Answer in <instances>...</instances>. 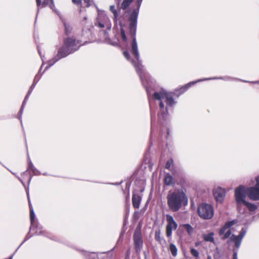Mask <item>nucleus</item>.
I'll use <instances>...</instances> for the list:
<instances>
[{"instance_id":"obj_1","label":"nucleus","mask_w":259,"mask_h":259,"mask_svg":"<svg viewBox=\"0 0 259 259\" xmlns=\"http://www.w3.org/2000/svg\"><path fill=\"white\" fill-rule=\"evenodd\" d=\"M133 56L134 57V59L132 60L131 62L139 76L143 87L146 90L149 102L151 114L150 144L152 145L154 134L153 126V121L155 118V112L153 111L152 107L151 96L159 102L160 110L158 114V121L159 124L164 126L167 123V119L168 116L167 107H173L177 103V102L174 100V97L176 96L178 98L187 90L183 92L184 89L183 88L185 86L184 85L179 89H176L173 92H167L166 91L162 89L159 92H155L152 95L151 92L154 90L155 80L146 71L144 66L142 65L141 60H140V56L137 59L135 55Z\"/></svg>"},{"instance_id":"obj_2","label":"nucleus","mask_w":259,"mask_h":259,"mask_svg":"<svg viewBox=\"0 0 259 259\" xmlns=\"http://www.w3.org/2000/svg\"><path fill=\"white\" fill-rule=\"evenodd\" d=\"M134 0H123L121 4L122 10H126ZM143 0H136V8H131L128 10V34L132 39L131 43V53L132 55H135L137 59L139 57V52L136 39V32L138 23V18Z\"/></svg>"},{"instance_id":"obj_3","label":"nucleus","mask_w":259,"mask_h":259,"mask_svg":"<svg viewBox=\"0 0 259 259\" xmlns=\"http://www.w3.org/2000/svg\"><path fill=\"white\" fill-rule=\"evenodd\" d=\"M237 223L238 220L236 219L230 221H227L220 229L219 232L220 236H222L221 238L222 240H226L229 237V240L234 243L235 248L233 250V259H238L237 254L238 249L241 245L242 240L247 232V228H242L239 235H231L232 231L230 228Z\"/></svg>"},{"instance_id":"obj_4","label":"nucleus","mask_w":259,"mask_h":259,"mask_svg":"<svg viewBox=\"0 0 259 259\" xmlns=\"http://www.w3.org/2000/svg\"><path fill=\"white\" fill-rule=\"evenodd\" d=\"M167 206L174 212L179 211L182 206L188 204V198L182 189L169 191L166 196Z\"/></svg>"},{"instance_id":"obj_5","label":"nucleus","mask_w":259,"mask_h":259,"mask_svg":"<svg viewBox=\"0 0 259 259\" xmlns=\"http://www.w3.org/2000/svg\"><path fill=\"white\" fill-rule=\"evenodd\" d=\"M97 16L94 24L96 27L103 30L100 31L101 35H103V38L107 40L109 38V32L111 30L112 24L110 18L104 10H100L96 7Z\"/></svg>"},{"instance_id":"obj_6","label":"nucleus","mask_w":259,"mask_h":259,"mask_svg":"<svg viewBox=\"0 0 259 259\" xmlns=\"http://www.w3.org/2000/svg\"><path fill=\"white\" fill-rule=\"evenodd\" d=\"M80 46L79 40L73 37H68L64 39V45L59 48L58 52H61L62 57L65 58L69 54L77 51Z\"/></svg>"},{"instance_id":"obj_7","label":"nucleus","mask_w":259,"mask_h":259,"mask_svg":"<svg viewBox=\"0 0 259 259\" xmlns=\"http://www.w3.org/2000/svg\"><path fill=\"white\" fill-rule=\"evenodd\" d=\"M247 187L243 185H240L235 190V199L237 204V208L240 213L245 212V209L243 208V204L246 201L245 199L248 196Z\"/></svg>"},{"instance_id":"obj_8","label":"nucleus","mask_w":259,"mask_h":259,"mask_svg":"<svg viewBox=\"0 0 259 259\" xmlns=\"http://www.w3.org/2000/svg\"><path fill=\"white\" fill-rule=\"evenodd\" d=\"M197 212L201 219L209 220L214 215V209L211 205L206 203H202L198 205Z\"/></svg>"},{"instance_id":"obj_9","label":"nucleus","mask_w":259,"mask_h":259,"mask_svg":"<svg viewBox=\"0 0 259 259\" xmlns=\"http://www.w3.org/2000/svg\"><path fill=\"white\" fill-rule=\"evenodd\" d=\"M255 181L254 186L247 187L248 197L252 201L259 200V176L256 177Z\"/></svg>"},{"instance_id":"obj_10","label":"nucleus","mask_w":259,"mask_h":259,"mask_svg":"<svg viewBox=\"0 0 259 259\" xmlns=\"http://www.w3.org/2000/svg\"><path fill=\"white\" fill-rule=\"evenodd\" d=\"M115 23H118L120 26V35L123 40L125 42H127V37L125 34V31L124 30V22L125 20V14H121L120 12H118L117 15V19H113Z\"/></svg>"},{"instance_id":"obj_11","label":"nucleus","mask_w":259,"mask_h":259,"mask_svg":"<svg viewBox=\"0 0 259 259\" xmlns=\"http://www.w3.org/2000/svg\"><path fill=\"white\" fill-rule=\"evenodd\" d=\"M134 247L136 252L140 253L143 245L142 235L140 231H136L133 235Z\"/></svg>"},{"instance_id":"obj_12","label":"nucleus","mask_w":259,"mask_h":259,"mask_svg":"<svg viewBox=\"0 0 259 259\" xmlns=\"http://www.w3.org/2000/svg\"><path fill=\"white\" fill-rule=\"evenodd\" d=\"M212 79H222L224 80H231L234 79L233 78L230 77V76H225V77H211V78H205L203 79H198L196 81H191L186 84H185V86L183 88V92L187 90L189 88H190L192 85L195 84L197 82H199L200 81H205V80H212ZM236 80H238V79H235Z\"/></svg>"},{"instance_id":"obj_13","label":"nucleus","mask_w":259,"mask_h":259,"mask_svg":"<svg viewBox=\"0 0 259 259\" xmlns=\"http://www.w3.org/2000/svg\"><path fill=\"white\" fill-rule=\"evenodd\" d=\"M213 196L217 202L222 203L226 196L225 189L221 187L215 189L213 190Z\"/></svg>"},{"instance_id":"obj_14","label":"nucleus","mask_w":259,"mask_h":259,"mask_svg":"<svg viewBox=\"0 0 259 259\" xmlns=\"http://www.w3.org/2000/svg\"><path fill=\"white\" fill-rule=\"evenodd\" d=\"M37 48L38 52L41 58V60H43L44 57L41 56V53L39 47L38 46H37ZM42 61L44 62V61ZM42 64H44V63ZM42 65H43V64H42ZM42 67V65L41 66L38 74L35 75V76L34 78V80H33V82L28 91V92H30L31 93H32V92L34 88H35L36 84H37V83L40 79L41 76L42 75V74H41L40 76H39V73H40V72L41 70Z\"/></svg>"},{"instance_id":"obj_15","label":"nucleus","mask_w":259,"mask_h":259,"mask_svg":"<svg viewBox=\"0 0 259 259\" xmlns=\"http://www.w3.org/2000/svg\"><path fill=\"white\" fill-rule=\"evenodd\" d=\"M26 191L27 196V198H28V201H29V208H30V224H31L30 230H31L34 226L35 214H34V210H33L32 206L30 203L28 189H26Z\"/></svg>"},{"instance_id":"obj_16","label":"nucleus","mask_w":259,"mask_h":259,"mask_svg":"<svg viewBox=\"0 0 259 259\" xmlns=\"http://www.w3.org/2000/svg\"><path fill=\"white\" fill-rule=\"evenodd\" d=\"M142 200V195L135 192H133L132 196V204L135 208H139Z\"/></svg>"},{"instance_id":"obj_17","label":"nucleus","mask_w":259,"mask_h":259,"mask_svg":"<svg viewBox=\"0 0 259 259\" xmlns=\"http://www.w3.org/2000/svg\"><path fill=\"white\" fill-rule=\"evenodd\" d=\"M64 58L63 57H62L61 52H57V54L52 59L49 60L47 62L48 65L46 66L44 71L47 70L50 67L52 66L55 63L60 60V59Z\"/></svg>"},{"instance_id":"obj_18","label":"nucleus","mask_w":259,"mask_h":259,"mask_svg":"<svg viewBox=\"0 0 259 259\" xmlns=\"http://www.w3.org/2000/svg\"><path fill=\"white\" fill-rule=\"evenodd\" d=\"M34 229H35V232L34 233L35 235H42L47 237L50 238L49 236V233L42 229V227L40 225L37 224L36 226L34 225L31 230Z\"/></svg>"},{"instance_id":"obj_19","label":"nucleus","mask_w":259,"mask_h":259,"mask_svg":"<svg viewBox=\"0 0 259 259\" xmlns=\"http://www.w3.org/2000/svg\"><path fill=\"white\" fill-rule=\"evenodd\" d=\"M166 217L167 222L166 227H170V228L176 230L178 227V224L174 220L173 217L170 214H167Z\"/></svg>"},{"instance_id":"obj_20","label":"nucleus","mask_w":259,"mask_h":259,"mask_svg":"<svg viewBox=\"0 0 259 259\" xmlns=\"http://www.w3.org/2000/svg\"><path fill=\"white\" fill-rule=\"evenodd\" d=\"M27 170L29 171H31L32 175L39 176L41 175V172L34 167L29 158L28 161Z\"/></svg>"},{"instance_id":"obj_21","label":"nucleus","mask_w":259,"mask_h":259,"mask_svg":"<svg viewBox=\"0 0 259 259\" xmlns=\"http://www.w3.org/2000/svg\"><path fill=\"white\" fill-rule=\"evenodd\" d=\"M81 254L88 259H97L98 258V252H87L84 250H79Z\"/></svg>"},{"instance_id":"obj_22","label":"nucleus","mask_w":259,"mask_h":259,"mask_svg":"<svg viewBox=\"0 0 259 259\" xmlns=\"http://www.w3.org/2000/svg\"><path fill=\"white\" fill-rule=\"evenodd\" d=\"M214 235V233L213 232H210L207 234H203L202 235V238L203 240L206 242H209L215 244Z\"/></svg>"},{"instance_id":"obj_23","label":"nucleus","mask_w":259,"mask_h":259,"mask_svg":"<svg viewBox=\"0 0 259 259\" xmlns=\"http://www.w3.org/2000/svg\"><path fill=\"white\" fill-rule=\"evenodd\" d=\"M164 184L167 186H171L175 184L174 179L171 175L169 173L165 175L164 178Z\"/></svg>"},{"instance_id":"obj_24","label":"nucleus","mask_w":259,"mask_h":259,"mask_svg":"<svg viewBox=\"0 0 259 259\" xmlns=\"http://www.w3.org/2000/svg\"><path fill=\"white\" fill-rule=\"evenodd\" d=\"M121 10H122L121 8V7L120 8H119L118 10L116 9L115 8L114 5H111L109 7V10L113 14V19H117V15L118 12H120Z\"/></svg>"},{"instance_id":"obj_25","label":"nucleus","mask_w":259,"mask_h":259,"mask_svg":"<svg viewBox=\"0 0 259 259\" xmlns=\"http://www.w3.org/2000/svg\"><path fill=\"white\" fill-rule=\"evenodd\" d=\"M244 206L247 207L250 211H254L257 208V205L248 201H246L243 204V206Z\"/></svg>"},{"instance_id":"obj_26","label":"nucleus","mask_w":259,"mask_h":259,"mask_svg":"<svg viewBox=\"0 0 259 259\" xmlns=\"http://www.w3.org/2000/svg\"><path fill=\"white\" fill-rule=\"evenodd\" d=\"M183 228L186 230L189 236H191L194 232V228L189 224H185L183 225Z\"/></svg>"},{"instance_id":"obj_27","label":"nucleus","mask_w":259,"mask_h":259,"mask_svg":"<svg viewBox=\"0 0 259 259\" xmlns=\"http://www.w3.org/2000/svg\"><path fill=\"white\" fill-rule=\"evenodd\" d=\"M62 23L63 24L64 28H65V33L68 35L69 34L71 30V27L70 26L69 24L66 22L65 20L62 19Z\"/></svg>"},{"instance_id":"obj_28","label":"nucleus","mask_w":259,"mask_h":259,"mask_svg":"<svg viewBox=\"0 0 259 259\" xmlns=\"http://www.w3.org/2000/svg\"><path fill=\"white\" fill-rule=\"evenodd\" d=\"M169 249L171 253L172 256H176L177 255V252H178V249L176 247V246L173 244L170 243L169 245Z\"/></svg>"},{"instance_id":"obj_29","label":"nucleus","mask_w":259,"mask_h":259,"mask_svg":"<svg viewBox=\"0 0 259 259\" xmlns=\"http://www.w3.org/2000/svg\"><path fill=\"white\" fill-rule=\"evenodd\" d=\"M173 163H174V161L172 159H168L166 162L165 166V168L172 171V169H171L170 168H171V166L172 165Z\"/></svg>"},{"instance_id":"obj_30","label":"nucleus","mask_w":259,"mask_h":259,"mask_svg":"<svg viewBox=\"0 0 259 259\" xmlns=\"http://www.w3.org/2000/svg\"><path fill=\"white\" fill-rule=\"evenodd\" d=\"M155 240L159 242L163 240V238L161 237V233L160 230L156 231L155 234Z\"/></svg>"},{"instance_id":"obj_31","label":"nucleus","mask_w":259,"mask_h":259,"mask_svg":"<svg viewBox=\"0 0 259 259\" xmlns=\"http://www.w3.org/2000/svg\"><path fill=\"white\" fill-rule=\"evenodd\" d=\"M23 175L28 178V184H29L32 178V175H31L30 171L27 169L23 172Z\"/></svg>"},{"instance_id":"obj_32","label":"nucleus","mask_w":259,"mask_h":259,"mask_svg":"<svg viewBox=\"0 0 259 259\" xmlns=\"http://www.w3.org/2000/svg\"><path fill=\"white\" fill-rule=\"evenodd\" d=\"M190 252L192 255H193L194 257L198 258L199 256V251L194 248H191L190 250Z\"/></svg>"},{"instance_id":"obj_33","label":"nucleus","mask_w":259,"mask_h":259,"mask_svg":"<svg viewBox=\"0 0 259 259\" xmlns=\"http://www.w3.org/2000/svg\"><path fill=\"white\" fill-rule=\"evenodd\" d=\"M24 107H25V106H24V105H22L21 107L20 108V109L19 110V112L18 113L19 115L18 116V118L20 120V122H21V123H22V113H23V110H24Z\"/></svg>"},{"instance_id":"obj_34","label":"nucleus","mask_w":259,"mask_h":259,"mask_svg":"<svg viewBox=\"0 0 259 259\" xmlns=\"http://www.w3.org/2000/svg\"><path fill=\"white\" fill-rule=\"evenodd\" d=\"M172 229H173L170 228V227H166V236H167V237L169 238V237H171V234H172Z\"/></svg>"},{"instance_id":"obj_35","label":"nucleus","mask_w":259,"mask_h":259,"mask_svg":"<svg viewBox=\"0 0 259 259\" xmlns=\"http://www.w3.org/2000/svg\"><path fill=\"white\" fill-rule=\"evenodd\" d=\"M31 94V93H30V92H28L26 96H25V98L24 99V101H23L22 105H24V106L25 105V104H26L27 101L28 100V99L29 98V96Z\"/></svg>"},{"instance_id":"obj_36","label":"nucleus","mask_w":259,"mask_h":259,"mask_svg":"<svg viewBox=\"0 0 259 259\" xmlns=\"http://www.w3.org/2000/svg\"><path fill=\"white\" fill-rule=\"evenodd\" d=\"M123 55L125 57V58L127 60H130V55L129 53L127 51H124L123 52Z\"/></svg>"},{"instance_id":"obj_37","label":"nucleus","mask_w":259,"mask_h":259,"mask_svg":"<svg viewBox=\"0 0 259 259\" xmlns=\"http://www.w3.org/2000/svg\"><path fill=\"white\" fill-rule=\"evenodd\" d=\"M11 172L18 178V179L20 181V182L22 184L23 186L25 188V184L24 182H23V181L22 180V179H21L19 177H18L17 175H16V174H15L12 171H11Z\"/></svg>"},{"instance_id":"obj_38","label":"nucleus","mask_w":259,"mask_h":259,"mask_svg":"<svg viewBox=\"0 0 259 259\" xmlns=\"http://www.w3.org/2000/svg\"><path fill=\"white\" fill-rule=\"evenodd\" d=\"M33 235H31L30 236H28V235L25 237V238L24 239V240H23V241L21 243V244L19 245V246L18 247V248L17 249L16 251L18 250V249L28 239H29L30 237H31Z\"/></svg>"},{"instance_id":"obj_39","label":"nucleus","mask_w":259,"mask_h":259,"mask_svg":"<svg viewBox=\"0 0 259 259\" xmlns=\"http://www.w3.org/2000/svg\"><path fill=\"white\" fill-rule=\"evenodd\" d=\"M36 5H37V6L38 7V9H37V15L38 14V12H39V7L41 6V0H36Z\"/></svg>"},{"instance_id":"obj_40","label":"nucleus","mask_w":259,"mask_h":259,"mask_svg":"<svg viewBox=\"0 0 259 259\" xmlns=\"http://www.w3.org/2000/svg\"><path fill=\"white\" fill-rule=\"evenodd\" d=\"M73 3L76 4L77 5H80L81 2L80 0H72Z\"/></svg>"},{"instance_id":"obj_41","label":"nucleus","mask_w":259,"mask_h":259,"mask_svg":"<svg viewBox=\"0 0 259 259\" xmlns=\"http://www.w3.org/2000/svg\"><path fill=\"white\" fill-rule=\"evenodd\" d=\"M241 81H242L243 82H251V83H254V84H258L259 83V80L258 81H246V80H240Z\"/></svg>"},{"instance_id":"obj_42","label":"nucleus","mask_w":259,"mask_h":259,"mask_svg":"<svg viewBox=\"0 0 259 259\" xmlns=\"http://www.w3.org/2000/svg\"><path fill=\"white\" fill-rule=\"evenodd\" d=\"M84 3L87 4V7H89L90 6V0H83Z\"/></svg>"},{"instance_id":"obj_43","label":"nucleus","mask_w":259,"mask_h":259,"mask_svg":"<svg viewBox=\"0 0 259 259\" xmlns=\"http://www.w3.org/2000/svg\"><path fill=\"white\" fill-rule=\"evenodd\" d=\"M166 133L167 136H168L170 134V130L167 127H166Z\"/></svg>"},{"instance_id":"obj_44","label":"nucleus","mask_w":259,"mask_h":259,"mask_svg":"<svg viewBox=\"0 0 259 259\" xmlns=\"http://www.w3.org/2000/svg\"><path fill=\"white\" fill-rule=\"evenodd\" d=\"M130 254V249H128L126 251V256H128Z\"/></svg>"},{"instance_id":"obj_45","label":"nucleus","mask_w":259,"mask_h":259,"mask_svg":"<svg viewBox=\"0 0 259 259\" xmlns=\"http://www.w3.org/2000/svg\"><path fill=\"white\" fill-rule=\"evenodd\" d=\"M200 242H196L195 243V245L196 246H198L199 245H200Z\"/></svg>"},{"instance_id":"obj_46","label":"nucleus","mask_w":259,"mask_h":259,"mask_svg":"<svg viewBox=\"0 0 259 259\" xmlns=\"http://www.w3.org/2000/svg\"><path fill=\"white\" fill-rule=\"evenodd\" d=\"M207 259H212L211 258V256L210 255H208L207 257Z\"/></svg>"},{"instance_id":"obj_47","label":"nucleus","mask_w":259,"mask_h":259,"mask_svg":"<svg viewBox=\"0 0 259 259\" xmlns=\"http://www.w3.org/2000/svg\"><path fill=\"white\" fill-rule=\"evenodd\" d=\"M144 191V188H143V189H142L140 190V192H141V193H142Z\"/></svg>"},{"instance_id":"obj_48","label":"nucleus","mask_w":259,"mask_h":259,"mask_svg":"<svg viewBox=\"0 0 259 259\" xmlns=\"http://www.w3.org/2000/svg\"><path fill=\"white\" fill-rule=\"evenodd\" d=\"M111 184H112V185H118V184H117V183H116V184H115V183H111Z\"/></svg>"},{"instance_id":"obj_49","label":"nucleus","mask_w":259,"mask_h":259,"mask_svg":"<svg viewBox=\"0 0 259 259\" xmlns=\"http://www.w3.org/2000/svg\"><path fill=\"white\" fill-rule=\"evenodd\" d=\"M84 20H86V19H87V17H85L84 18Z\"/></svg>"},{"instance_id":"obj_50","label":"nucleus","mask_w":259,"mask_h":259,"mask_svg":"<svg viewBox=\"0 0 259 259\" xmlns=\"http://www.w3.org/2000/svg\"><path fill=\"white\" fill-rule=\"evenodd\" d=\"M42 6H45V5L44 4H42Z\"/></svg>"},{"instance_id":"obj_51","label":"nucleus","mask_w":259,"mask_h":259,"mask_svg":"<svg viewBox=\"0 0 259 259\" xmlns=\"http://www.w3.org/2000/svg\"><path fill=\"white\" fill-rule=\"evenodd\" d=\"M44 175H47V174L45 173L43 174Z\"/></svg>"},{"instance_id":"obj_52","label":"nucleus","mask_w":259,"mask_h":259,"mask_svg":"<svg viewBox=\"0 0 259 259\" xmlns=\"http://www.w3.org/2000/svg\"><path fill=\"white\" fill-rule=\"evenodd\" d=\"M138 213V212H135V214Z\"/></svg>"}]
</instances>
